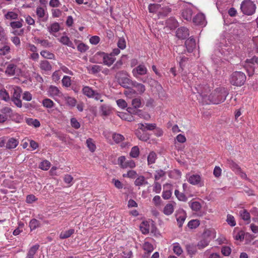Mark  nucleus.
<instances>
[{
    "label": "nucleus",
    "mask_w": 258,
    "mask_h": 258,
    "mask_svg": "<svg viewBox=\"0 0 258 258\" xmlns=\"http://www.w3.org/2000/svg\"><path fill=\"white\" fill-rule=\"evenodd\" d=\"M195 89L197 91V93L199 94L200 96L202 97L203 99L206 101L207 100H208L210 102L216 104L223 102L226 99V96L228 95V92L224 88H217L209 96L201 90L200 87L199 88H195Z\"/></svg>",
    "instance_id": "1"
},
{
    "label": "nucleus",
    "mask_w": 258,
    "mask_h": 258,
    "mask_svg": "<svg viewBox=\"0 0 258 258\" xmlns=\"http://www.w3.org/2000/svg\"><path fill=\"white\" fill-rule=\"evenodd\" d=\"M245 74L240 71L233 72L230 76V82L231 84L236 86H242L246 81Z\"/></svg>",
    "instance_id": "2"
},
{
    "label": "nucleus",
    "mask_w": 258,
    "mask_h": 258,
    "mask_svg": "<svg viewBox=\"0 0 258 258\" xmlns=\"http://www.w3.org/2000/svg\"><path fill=\"white\" fill-rule=\"evenodd\" d=\"M255 5L250 0H244L240 5V10L245 15H253L255 11Z\"/></svg>",
    "instance_id": "3"
},
{
    "label": "nucleus",
    "mask_w": 258,
    "mask_h": 258,
    "mask_svg": "<svg viewBox=\"0 0 258 258\" xmlns=\"http://www.w3.org/2000/svg\"><path fill=\"white\" fill-rule=\"evenodd\" d=\"M98 56L102 57L103 58V63L108 66H110L115 60V58L112 55H111L110 53L108 54L104 52H97L95 54V57Z\"/></svg>",
    "instance_id": "4"
},
{
    "label": "nucleus",
    "mask_w": 258,
    "mask_h": 258,
    "mask_svg": "<svg viewBox=\"0 0 258 258\" xmlns=\"http://www.w3.org/2000/svg\"><path fill=\"white\" fill-rule=\"evenodd\" d=\"M191 21L196 25L205 26L207 23L205 15L202 13H198L192 19Z\"/></svg>",
    "instance_id": "5"
},
{
    "label": "nucleus",
    "mask_w": 258,
    "mask_h": 258,
    "mask_svg": "<svg viewBox=\"0 0 258 258\" xmlns=\"http://www.w3.org/2000/svg\"><path fill=\"white\" fill-rule=\"evenodd\" d=\"M192 10L190 7L186 6L181 11V17L187 22H191L192 20Z\"/></svg>",
    "instance_id": "6"
},
{
    "label": "nucleus",
    "mask_w": 258,
    "mask_h": 258,
    "mask_svg": "<svg viewBox=\"0 0 258 258\" xmlns=\"http://www.w3.org/2000/svg\"><path fill=\"white\" fill-rule=\"evenodd\" d=\"M147 73V69L144 64H140L132 71L133 76L138 78L139 75H144Z\"/></svg>",
    "instance_id": "7"
},
{
    "label": "nucleus",
    "mask_w": 258,
    "mask_h": 258,
    "mask_svg": "<svg viewBox=\"0 0 258 258\" xmlns=\"http://www.w3.org/2000/svg\"><path fill=\"white\" fill-rule=\"evenodd\" d=\"M188 29L184 27H181L177 29L176 32V36L180 39H185L189 36Z\"/></svg>",
    "instance_id": "8"
},
{
    "label": "nucleus",
    "mask_w": 258,
    "mask_h": 258,
    "mask_svg": "<svg viewBox=\"0 0 258 258\" xmlns=\"http://www.w3.org/2000/svg\"><path fill=\"white\" fill-rule=\"evenodd\" d=\"M207 235L209 236L210 235V231H209L208 232L207 231H206L204 234H203V238L200 240L197 244V247L199 249H203L206 247L207 245H208L209 242H210V239L209 238H206V236Z\"/></svg>",
    "instance_id": "9"
},
{
    "label": "nucleus",
    "mask_w": 258,
    "mask_h": 258,
    "mask_svg": "<svg viewBox=\"0 0 258 258\" xmlns=\"http://www.w3.org/2000/svg\"><path fill=\"white\" fill-rule=\"evenodd\" d=\"M135 135L140 140L144 142H147L150 139L149 134L139 128L136 130Z\"/></svg>",
    "instance_id": "10"
},
{
    "label": "nucleus",
    "mask_w": 258,
    "mask_h": 258,
    "mask_svg": "<svg viewBox=\"0 0 258 258\" xmlns=\"http://www.w3.org/2000/svg\"><path fill=\"white\" fill-rule=\"evenodd\" d=\"M133 81L129 78H128L127 77L124 78V79H121L117 82L119 85H120L122 87L124 88H128L130 89L131 92H132L133 93H136V91L132 88H130V86H131L132 83Z\"/></svg>",
    "instance_id": "11"
},
{
    "label": "nucleus",
    "mask_w": 258,
    "mask_h": 258,
    "mask_svg": "<svg viewBox=\"0 0 258 258\" xmlns=\"http://www.w3.org/2000/svg\"><path fill=\"white\" fill-rule=\"evenodd\" d=\"M184 45L187 51L189 53H191L196 47V40L194 38L190 37L189 39L185 40Z\"/></svg>",
    "instance_id": "12"
},
{
    "label": "nucleus",
    "mask_w": 258,
    "mask_h": 258,
    "mask_svg": "<svg viewBox=\"0 0 258 258\" xmlns=\"http://www.w3.org/2000/svg\"><path fill=\"white\" fill-rule=\"evenodd\" d=\"M156 127V124L155 123H140L138 124V128L144 132H147V130L153 131L155 129Z\"/></svg>",
    "instance_id": "13"
},
{
    "label": "nucleus",
    "mask_w": 258,
    "mask_h": 258,
    "mask_svg": "<svg viewBox=\"0 0 258 258\" xmlns=\"http://www.w3.org/2000/svg\"><path fill=\"white\" fill-rule=\"evenodd\" d=\"M131 86L135 88L140 94H143L146 90L145 86L143 84L135 81H133Z\"/></svg>",
    "instance_id": "14"
},
{
    "label": "nucleus",
    "mask_w": 258,
    "mask_h": 258,
    "mask_svg": "<svg viewBox=\"0 0 258 258\" xmlns=\"http://www.w3.org/2000/svg\"><path fill=\"white\" fill-rule=\"evenodd\" d=\"M186 218V213L184 211L181 210L178 215H176V220L179 227H182V224Z\"/></svg>",
    "instance_id": "15"
},
{
    "label": "nucleus",
    "mask_w": 258,
    "mask_h": 258,
    "mask_svg": "<svg viewBox=\"0 0 258 258\" xmlns=\"http://www.w3.org/2000/svg\"><path fill=\"white\" fill-rule=\"evenodd\" d=\"M144 250L147 251L143 256L144 258L148 256L149 254L153 250V247L152 245L148 242H145L143 245Z\"/></svg>",
    "instance_id": "16"
},
{
    "label": "nucleus",
    "mask_w": 258,
    "mask_h": 258,
    "mask_svg": "<svg viewBox=\"0 0 258 258\" xmlns=\"http://www.w3.org/2000/svg\"><path fill=\"white\" fill-rule=\"evenodd\" d=\"M247 62L251 63L250 67L253 69V71L255 72L256 70L257 72L258 70V56H253L251 58L247 60Z\"/></svg>",
    "instance_id": "17"
},
{
    "label": "nucleus",
    "mask_w": 258,
    "mask_h": 258,
    "mask_svg": "<svg viewBox=\"0 0 258 258\" xmlns=\"http://www.w3.org/2000/svg\"><path fill=\"white\" fill-rule=\"evenodd\" d=\"M201 177L199 175L194 174L189 176L188 181L192 185H197L200 183Z\"/></svg>",
    "instance_id": "18"
},
{
    "label": "nucleus",
    "mask_w": 258,
    "mask_h": 258,
    "mask_svg": "<svg viewBox=\"0 0 258 258\" xmlns=\"http://www.w3.org/2000/svg\"><path fill=\"white\" fill-rule=\"evenodd\" d=\"M197 245L194 244H186V249L188 254H189L191 256H192L193 255H195L197 252Z\"/></svg>",
    "instance_id": "19"
},
{
    "label": "nucleus",
    "mask_w": 258,
    "mask_h": 258,
    "mask_svg": "<svg viewBox=\"0 0 258 258\" xmlns=\"http://www.w3.org/2000/svg\"><path fill=\"white\" fill-rule=\"evenodd\" d=\"M100 110L102 112V115L108 116L111 113V107L106 104L102 105L100 107Z\"/></svg>",
    "instance_id": "20"
},
{
    "label": "nucleus",
    "mask_w": 258,
    "mask_h": 258,
    "mask_svg": "<svg viewBox=\"0 0 258 258\" xmlns=\"http://www.w3.org/2000/svg\"><path fill=\"white\" fill-rule=\"evenodd\" d=\"M18 143L17 140L14 138H11L6 143V147L9 149H14L17 146Z\"/></svg>",
    "instance_id": "21"
},
{
    "label": "nucleus",
    "mask_w": 258,
    "mask_h": 258,
    "mask_svg": "<svg viewBox=\"0 0 258 258\" xmlns=\"http://www.w3.org/2000/svg\"><path fill=\"white\" fill-rule=\"evenodd\" d=\"M39 244H36L32 246L29 250L27 258H34V255L39 248Z\"/></svg>",
    "instance_id": "22"
},
{
    "label": "nucleus",
    "mask_w": 258,
    "mask_h": 258,
    "mask_svg": "<svg viewBox=\"0 0 258 258\" xmlns=\"http://www.w3.org/2000/svg\"><path fill=\"white\" fill-rule=\"evenodd\" d=\"M83 94L87 97L91 98L93 97L94 95L95 91L93 90L89 86H85L83 88Z\"/></svg>",
    "instance_id": "23"
},
{
    "label": "nucleus",
    "mask_w": 258,
    "mask_h": 258,
    "mask_svg": "<svg viewBox=\"0 0 258 258\" xmlns=\"http://www.w3.org/2000/svg\"><path fill=\"white\" fill-rule=\"evenodd\" d=\"M40 68L42 70L48 71L51 70L52 67L47 60H44L41 61L40 63Z\"/></svg>",
    "instance_id": "24"
},
{
    "label": "nucleus",
    "mask_w": 258,
    "mask_h": 258,
    "mask_svg": "<svg viewBox=\"0 0 258 258\" xmlns=\"http://www.w3.org/2000/svg\"><path fill=\"white\" fill-rule=\"evenodd\" d=\"M166 23L167 26L171 29L175 28L177 27L178 25L177 21L173 17H171L167 20Z\"/></svg>",
    "instance_id": "25"
},
{
    "label": "nucleus",
    "mask_w": 258,
    "mask_h": 258,
    "mask_svg": "<svg viewBox=\"0 0 258 258\" xmlns=\"http://www.w3.org/2000/svg\"><path fill=\"white\" fill-rule=\"evenodd\" d=\"M17 66L14 64H10L8 66L5 73L10 75L13 76L15 74V71Z\"/></svg>",
    "instance_id": "26"
},
{
    "label": "nucleus",
    "mask_w": 258,
    "mask_h": 258,
    "mask_svg": "<svg viewBox=\"0 0 258 258\" xmlns=\"http://www.w3.org/2000/svg\"><path fill=\"white\" fill-rule=\"evenodd\" d=\"M148 182L146 180L144 176H140L135 181V184L136 186H141L143 185L148 184Z\"/></svg>",
    "instance_id": "27"
},
{
    "label": "nucleus",
    "mask_w": 258,
    "mask_h": 258,
    "mask_svg": "<svg viewBox=\"0 0 258 258\" xmlns=\"http://www.w3.org/2000/svg\"><path fill=\"white\" fill-rule=\"evenodd\" d=\"M26 123L29 125H32L34 126L35 127H39L40 125V123L39 121L37 119H33L31 118H28L26 119Z\"/></svg>",
    "instance_id": "28"
},
{
    "label": "nucleus",
    "mask_w": 258,
    "mask_h": 258,
    "mask_svg": "<svg viewBox=\"0 0 258 258\" xmlns=\"http://www.w3.org/2000/svg\"><path fill=\"white\" fill-rule=\"evenodd\" d=\"M74 233V229H70L68 230L61 232L59 237L60 239H66L70 237Z\"/></svg>",
    "instance_id": "29"
},
{
    "label": "nucleus",
    "mask_w": 258,
    "mask_h": 258,
    "mask_svg": "<svg viewBox=\"0 0 258 258\" xmlns=\"http://www.w3.org/2000/svg\"><path fill=\"white\" fill-rule=\"evenodd\" d=\"M48 93L50 96H59L61 92L57 87L53 86H50L48 89Z\"/></svg>",
    "instance_id": "30"
},
{
    "label": "nucleus",
    "mask_w": 258,
    "mask_h": 258,
    "mask_svg": "<svg viewBox=\"0 0 258 258\" xmlns=\"http://www.w3.org/2000/svg\"><path fill=\"white\" fill-rule=\"evenodd\" d=\"M174 211V208L172 204H167L164 207L163 210V213L166 215H170Z\"/></svg>",
    "instance_id": "31"
},
{
    "label": "nucleus",
    "mask_w": 258,
    "mask_h": 258,
    "mask_svg": "<svg viewBox=\"0 0 258 258\" xmlns=\"http://www.w3.org/2000/svg\"><path fill=\"white\" fill-rule=\"evenodd\" d=\"M60 42L64 45L74 48L73 46V42L70 41L69 38L68 36L61 37L60 38Z\"/></svg>",
    "instance_id": "32"
},
{
    "label": "nucleus",
    "mask_w": 258,
    "mask_h": 258,
    "mask_svg": "<svg viewBox=\"0 0 258 258\" xmlns=\"http://www.w3.org/2000/svg\"><path fill=\"white\" fill-rule=\"evenodd\" d=\"M227 164L233 170H236L237 171H241V168L235 162L231 160H227Z\"/></svg>",
    "instance_id": "33"
},
{
    "label": "nucleus",
    "mask_w": 258,
    "mask_h": 258,
    "mask_svg": "<svg viewBox=\"0 0 258 258\" xmlns=\"http://www.w3.org/2000/svg\"><path fill=\"white\" fill-rule=\"evenodd\" d=\"M189 205L192 210L199 211L201 209V205L199 202H192L189 203Z\"/></svg>",
    "instance_id": "34"
},
{
    "label": "nucleus",
    "mask_w": 258,
    "mask_h": 258,
    "mask_svg": "<svg viewBox=\"0 0 258 258\" xmlns=\"http://www.w3.org/2000/svg\"><path fill=\"white\" fill-rule=\"evenodd\" d=\"M118 115L121 119L127 120L128 121H132L134 120V117L126 113L119 112Z\"/></svg>",
    "instance_id": "35"
},
{
    "label": "nucleus",
    "mask_w": 258,
    "mask_h": 258,
    "mask_svg": "<svg viewBox=\"0 0 258 258\" xmlns=\"http://www.w3.org/2000/svg\"><path fill=\"white\" fill-rule=\"evenodd\" d=\"M127 74L126 71H120L117 72L115 75V78L117 80V81H119L121 79H124V78L126 77L127 76Z\"/></svg>",
    "instance_id": "36"
},
{
    "label": "nucleus",
    "mask_w": 258,
    "mask_h": 258,
    "mask_svg": "<svg viewBox=\"0 0 258 258\" xmlns=\"http://www.w3.org/2000/svg\"><path fill=\"white\" fill-rule=\"evenodd\" d=\"M171 12V9L168 7H165L161 9L159 12V15L161 17H166Z\"/></svg>",
    "instance_id": "37"
},
{
    "label": "nucleus",
    "mask_w": 258,
    "mask_h": 258,
    "mask_svg": "<svg viewBox=\"0 0 258 258\" xmlns=\"http://www.w3.org/2000/svg\"><path fill=\"white\" fill-rule=\"evenodd\" d=\"M161 5L157 4H151L149 5L148 9L150 13H155L159 10Z\"/></svg>",
    "instance_id": "38"
},
{
    "label": "nucleus",
    "mask_w": 258,
    "mask_h": 258,
    "mask_svg": "<svg viewBox=\"0 0 258 258\" xmlns=\"http://www.w3.org/2000/svg\"><path fill=\"white\" fill-rule=\"evenodd\" d=\"M156 154L153 151L151 152L147 158L148 164L154 163L156 161Z\"/></svg>",
    "instance_id": "39"
},
{
    "label": "nucleus",
    "mask_w": 258,
    "mask_h": 258,
    "mask_svg": "<svg viewBox=\"0 0 258 258\" xmlns=\"http://www.w3.org/2000/svg\"><path fill=\"white\" fill-rule=\"evenodd\" d=\"M174 194L178 200L183 202H186L187 200V198L185 195L183 193L179 192L177 189L175 190Z\"/></svg>",
    "instance_id": "40"
},
{
    "label": "nucleus",
    "mask_w": 258,
    "mask_h": 258,
    "mask_svg": "<svg viewBox=\"0 0 258 258\" xmlns=\"http://www.w3.org/2000/svg\"><path fill=\"white\" fill-rule=\"evenodd\" d=\"M241 218L244 221H248L247 223L250 222V214L246 210L240 212Z\"/></svg>",
    "instance_id": "41"
},
{
    "label": "nucleus",
    "mask_w": 258,
    "mask_h": 258,
    "mask_svg": "<svg viewBox=\"0 0 258 258\" xmlns=\"http://www.w3.org/2000/svg\"><path fill=\"white\" fill-rule=\"evenodd\" d=\"M126 111L129 113L130 114H138L139 116H140L141 114L140 113L141 112V110L138 109L137 108H135L134 107H128L126 109Z\"/></svg>",
    "instance_id": "42"
},
{
    "label": "nucleus",
    "mask_w": 258,
    "mask_h": 258,
    "mask_svg": "<svg viewBox=\"0 0 258 258\" xmlns=\"http://www.w3.org/2000/svg\"><path fill=\"white\" fill-rule=\"evenodd\" d=\"M43 105L47 108H51L54 106L53 102L50 99L45 98L42 101Z\"/></svg>",
    "instance_id": "43"
},
{
    "label": "nucleus",
    "mask_w": 258,
    "mask_h": 258,
    "mask_svg": "<svg viewBox=\"0 0 258 258\" xmlns=\"http://www.w3.org/2000/svg\"><path fill=\"white\" fill-rule=\"evenodd\" d=\"M139 148L138 146H136L132 148L130 155L133 158H137L139 156Z\"/></svg>",
    "instance_id": "44"
},
{
    "label": "nucleus",
    "mask_w": 258,
    "mask_h": 258,
    "mask_svg": "<svg viewBox=\"0 0 258 258\" xmlns=\"http://www.w3.org/2000/svg\"><path fill=\"white\" fill-rule=\"evenodd\" d=\"M40 226V222L38 220L33 219H32L29 223V227L31 229V230L35 229L36 228Z\"/></svg>",
    "instance_id": "45"
},
{
    "label": "nucleus",
    "mask_w": 258,
    "mask_h": 258,
    "mask_svg": "<svg viewBox=\"0 0 258 258\" xmlns=\"http://www.w3.org/2000/svg\"><path fill=\"white\" fill-rule=\"evenodd\" d=\"M22 92V89L20 87H17L16 89L14 90L13 93V96L12 99H20L21 94Z\"/></svg>",
    "instance_id": "46"
},
{
    "label": "nucleus",
    "mask_w": 258,
    "mask_h": 258,
    "mask_svg": "<svg viewBox=\"0 0 258 258\" xmlns=\"http://www.w3.org/2000/svg\"><path fill=\"white\" fill-rule=\"evenodd\" d=\"M40 54L44 58H48V59H54V55L47 51V50H42L40 52Z\"/></svg>",
    "instance_id": "47"
},
{
    "label": "nucleus",
    "mask_w": 258,
    "mask_h": 258,
    "mask_svg": "<svg viewBox=\"0 0 258 258\" xmlns=\"http://www.w3.org/2000/svg\"><path fill=\"white\" fill-rule=\"evenodd\" d=\"M86 144L90 151L93 152L95 150L96 146L93 143V140L92 139L89 138L87 139L86 141Z\"/></svg>",
    "instance_id": "48"
},
{
    "label": "nucleus",
    "mask_w": 258,
    "mask_h": 258,
    "mask_svg": "<svg viewBox=\"0 0 258 258\" xmlns=\"http://www.w3.org/2000/svg\"><path fill=\"white\" fill-rule=\"evenodd\" d=\"M200 225V221L198 220H192L188 223V227L190 229L196 228Z\"/></svg>",
    "instance_id": "49"
},
{
    "label": "nucleus",
    "mask_w": 258,
    "mask_h": 258,
    "mask_svg": "<svg viewBox=\"0 0 258 258\" xmlns=\"http://www.w3.org/2000/svg\"><path fill=\"white\" fill-rule=\"evenodd\" d=\"M0 98L6 101L10 99L9 94L5 89L0 90Z\"/></svg>",
    "instance_id": "50"
},
{
    "label": "nucleus",
    "mask_w": 258,
    "mask_h": 258,
    "mask_svg": "<svg viewBox=\"0 0 258 258\" xmlns=\"http://www.w3.org/2000/svg\"><path fill=\"white\" fill-rule=\"evenodd\" d=\"M221 252L225 256H228L231 252V249L228 246H223L221 248Z\"/></svg>",
    "instance_id": "51"
},
{
    "label": "nucleus",
    "mask_w": 258,
    "mask_h": 258,
    "mask_svg": "<svg viewBox=\"0 0 258 258\" xmlns=\"http://www.w3.org/2000/svg\"><path fill=\"white\" fill-rule=\"evenodd\" d=\"M59 25L58 23H53L50 28L49 29V31L50 32H57L59 30Z\"/></svg>",
    "instance_id": "52"
},
{
    "label": "nucleus",
    "mask_w": 258,
    "mask_h": 258,
    "mask_svg": "<svg viewBox=\"0 0 258 258\" xmlns=\"http://www.w3.org/2000/svg\"><path fill=\"white\" fill-rule=\"evenodd\" d=\"M5 17L7 19H17L18 14L14 12H9L5 15Z\"/></svg>",
    "instance_id": "53"
},
{
    "label": "nucleus",
    "mask_w": 258,
    "mask_h": 258,
    "mask_svg": "<svg viewBox=\"0 0 258 258\" xmlns=\"http://www.w3.org/2000/svg\"><path fill=\"white\" fill-rule=\"evenodd\" d=\"M132 104L133 107L135 108H139L141 107L142 103L141 99L139 98H135L132 100Z\"/></svg>",
    "instance_id": "54"
},
{
    "label": "nucleus",
    "mask_w": 258,
    "mask_h": 258,
    "mask_svg": "<svg viewBox=\"0 0 258 258\" xmlns=\"http://www.w3.org/2000/svg\"><path fill=\"white\" fill-rule=\"evenodd\" d=\"M226 221L231 226H234L236 225L234 217L230 214L227 215Z\"/></svg>",
    "instance_id": "55"
},
{
    "label": "nucleus",
    "mask_w": 258,
    "mask_h": 258,
    "mask_svg": "<svg viewBox=\"0 0 258 258\" xmlns=\"http://www.w3.org/2000/svg\"><path fill=\"white\" fill-rule=\"evenodd\" d=\"M88 48L89 47L83 43H80L77 46L78 50L81 52H85Z\"/></svg>",
    "instance_id": "56"
},
{
    "label": "nucleus",
    "mask_w": 258,
    "mask_h": 258,
    "mask_svg": "<svg viewBox=\"0 0 258 258\" xmlns=\"http://www.w3.org/2000/svg\"><path fill=\"white\" fill-rule=\"evenodd\" d=\"M50 166V163L47 161H43L40 164V167L42 170H47Z\"/></svg>",
    "instance_id": "57"
},
{
    "label": "nucleus",
    "mask_w": 258,
    "mask_h": 258,
    "mask_svg": "<svg viewBox=\"0 0 258 258\" xmlns=\"http://www.w3.org/2000/svg\"><path fill=\"white\" fill-rule=\"evenodd\" d=\"M36 41L38 43L41 44V45L44 47H49L51 46V43L49 42L47 40H41L39 38H37Z\"/></svg>",
    "instance_id": "58"
},
{
    "label": "nucleus",
    "mask_w": 258,
    "mask_h": 258,
    "mask_svg": "<svg viewBox=\"0 0 258 258\" xmlns=\"http://www.w3.org/2000/svg\"><path fill=\"white\" fill-rule=\"evenodd\" d=\"M124 139V137L120 134H115L113 135V139L117 143L121 142Z\"/></svg>",
    "instance_id": "59"
},
{
    "label": "nucleus",
    "mask_w": 258,
    "mask_h": 258,
    "mask_svg": "<svg viewBox=\"0 0 258 258\" xmlns=\"http://www.w3.org/2000/svg\"><path fill=\"white\" fill-rule=\"evenodd\" d=\"M62 83L63 86L67 87H69L71 85L70 77L67 76H64L62 80Z\"/></svg>",
    "instance_id": "60"
},
{
    "label": "nucleus",
    "mask_w": 258,
    "mask_h": 258,
    "mask_svg": "<svg viewBox=\"0 0 258 258\" xmlns=\"http://www.w3.org/2000/svg\"><path fill=\"white\" fill-rule=\"evenodd\" d=\"M66 100L67 101V103L71 106H75L76 103V100L72 98L71 97H66Z\"/></svg>",
    "instance_id": "61"
},
{
    "label": "nucleus",
    "mask_w": 258,
    "mask_h": 258,
    "mask_svg": "<svg viewBox=\"0 0 258 258\" xmlns=\"http://www.w3.org/2000/svg\"><path fill=\"white\" fill-rule=\"evenodd\" d=\"M117 46L120 49H124L126 47L125 40L123 38H120L117 42Z\"/></svg>",
    "instance_id": "62"
},
{
    "label": "nucleus",
    "mask_w": 258,
    "mask_h": 258,
    "mask_svg": "<svg viewBox=\"0 0 258 258\" xmlns=\"http://www.w3.org/2000/svg\"><path fill=\"white\" fill-rule=\"evenodd\" d=\"M101 70V67L98 65H93L91 67V71L93 74H96Z\"/></svg>",
    "instance_id": "63"
},
{
    "label": "nucleus",
    "mask_w": 258,
    "mask_h": 258,
    "mask_svg": "<svg viewBox=\"0 0 258 258\" xmlns=\"http://www.w3.org/2000/svg\"><path fill=\"white\" fill-rule=\"evenodd\" d=\"M71 123L72 127L78 129L80 127V124L75 118H72L71 119Z\"/></svg>",
    "instance_id": "64"
}]
</instances>
